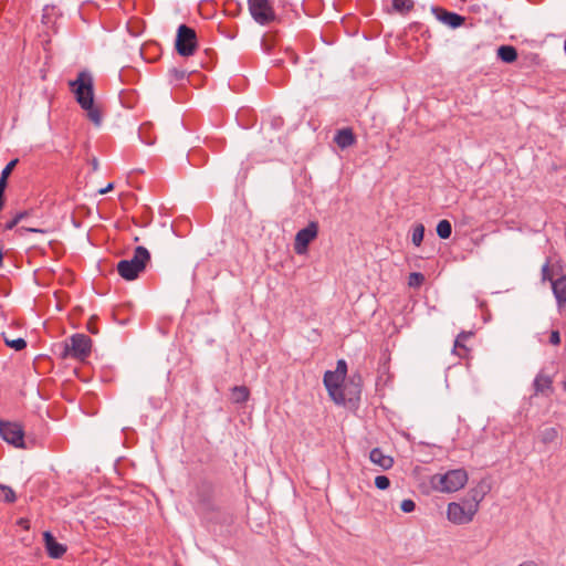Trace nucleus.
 I'll use <instances>...</instances> for the list:
<instances>
[{
  "mask_svg": "<svg viewBox=\"0 0 566 566\" xmlns=\"http://www.w3.org/2000/svg\"><path fill=\"white\" fill-rule=\"evenodd\" d=\"M71 91L76 102L86 112L88 119L95 125L102 124V114L94 103V80L88 71H81L74 81L70 82Z\"/></svg>",
  "mask_w": 566,
  "mask_h": 566,
  "instance_id": "1",
  "label": "nucleus"
},
{
  "mask_svg": "<svg viewBox=\"0 0 566 566\" xmlns=\"http://www.w3.org/2000/svg\"><path fill=\"white\" fill-rule=\"evenodd\" d=\"M347 375V364L344 359L337 361L335 370H327L324 374L323 382L331 399L337 405H345L346 398L343 384Z\"/></svg>",
  "mask_w": 566,
  "mask_h": 566,
  "instance_id": "2",
  "label": "nucleus"
},
{
  "mask_svg": "<svg viewBox=\"0 0 566 566\" xmlns=\"http://www.w3.org/2000/svg\"><path fill=\"white\" fill-rule=\"evenodd\" d=\"M468 482V473L463 469L449 470L446 473H437L430 478L433 490L442 493H452L462 489Z\"/></svg>",
  "mask_w": 566,
  "mask_h": 566,
  "instance_id": "3",
  "label": "nucleus"
},
{
  "mask_svg": "<svg viewBox=\"0 0 566 566\" xmlns=\"http://www.w3.org/2000/svg\"><path fill=\"white\" fill-rule=\"evenodd\" d=\"M480 500L476 497L451 502L447 506V518L455 525L469 524L479 511Z\"/></svg>",
  "mask_w": 566,
  "mask_h": 566,
  "instance_id": "4",
  "label": "nucleus"
},
{
  "mask_svg": "<svg viewBox=\"0 0 566 566\" xmlns=\"http://www.w3.org/2000/svg\"><path fill=\"white\" fill-rule=\"evenodd\" d=\"M150 260L148 250L144 247H137L130 259L120 260L117 264L118 274L126 281H133L146 268Z\"/></svg>",
  "mask_w": 566,
  "mask_h": 566,
  "instance_id": "5",
  "label": "nucleus"
},
{
  "mask_svg": "<svg viewBox=\"0 0 566 566\" xmlns=\"http://www.w3.org/2000/svg\"><path fill=\"white\" fill-rule=\"evenodd\" d=\"M91 338L84 334H75L70 337L64 346V357L85 359L91 353Z\"/></svg>",
  "mask_w": 566,
  "mask_h": 566,
  "instance_id": "6",
  "label": "nucleus"
},
{
  "mask_svg": "<svg viewBox=\"0 0 566 566\" xmlns=\"http://www.w3.org/2000/svg\"><path fill=\"white\" fill-rule=\"evenodd\" d=\"M176 50L181 56H191L197 50V35L193 29L181 24L177 30Z\"/></svg>",
  "mask_w": 566,
  "mask_h": 566,
  "instance_id": "7",
  "label": "nucleus"
},
{
  "mask_svg": "<svg viewBox=\"0 0 566 566\" xmlns=\"http://www.w3.org/2000/svg\"><path fill=\"white\" fill-rule=\"evenodd\" d=\"M252 18L260 24L265 25L274 21L275 12L269 0H248Z\"/></svg>",
  "mask_w": 566,
  "mask_h": 566,
  "instance_id": "8",
  "label": "nucleus"
},
{
  "mask_svg": "<svg viewBox=\"0 0 566 566\" xmlns=\"http://www.w3.org/2000/svg\"><path fill=\"white\" fill-rule=\"evenodd\" d=\"M318 234V224L315 221H311L305 228L297 231L294 239V251L298 255H303L307 252L308 244L316 239Z\"/></svg>",
  "mask_w": 566,
  "mask_h": 566,
  "instance_id": "9",
  "label": "nucleus"
},
{
  "mask_svg": "<svg viewBox=\"0 0 566 566\" xmlns=\"http://www.w3.org/2000/svg\"><path fill=\"white\" fill-rule=\"evenodd\" d=\"M0 436L17 448L24 447V431L20 423L0 420Z\"/></svg>",
  "mask_w": 566,
  "mask_h": 566,
  "instance_id": "10",
  "label": "nucleus"
},
{
  "mask_svg": "<svg viewBox=\"0 0 566 566\" xmlns=\"http://www.w3.org/2000/svg\"><path fill=\"white\" fill-rule=\"evenodd\" d=\"M369 460L381 470L387 471L394 467V458L385 454L381 449L374 448L369 453Z\"/></svg>",
  "mask_w": 566,
  "mask_h": 566,
  "instance_id": "11",
  "label": "nucleus"
},
{
  "mask_svg": "<svg viewBox=\"0 0 566 566\" xmlns=\"http://www.w3.org/2000/svg\"><path fill=\"white\" fill-rule=\"evenodd\" d=\"M45 548L50 557L60 558L66 552V547L60 543H57L54 536L50 532H44L43 534Z\"/></svg>",
  "mask_w": 566,
  "mask_h": 566,
  "instance_id": "12",
  "label": "nucleus"
},
{
  "mask_svg": "<svg viewBox=\"0 0 566 566\" xmlns=\"http://www.w3.org/2000/svg\"><path fill=\"white\" fill-rule=\"evenodd\" d=\"M553 294L559 308L566 305V275L552 281Z\"/></svg>",
  "mask_w": 566,
  "mask_h": 566,
  "instance_id": "13",
  "label": "nucleus"
},
{
  "mask_svg": "<svg viewBox=\"0 0 566 566\" xmlns=\"http://www.w3.org/2000/svg\"><path fill=\"white\" fill-rule=\"evenodd\" d=\"M334 142L340 149H346L356 143V137L352 128H342L336 132Z\"/></svg>",
  "mask_w": 566,
  "mask_h": 566,
  "instance_id": "14",
  "label": "nucleus"
},
{
  "mask_svg": "<svg viewBox=\"0 0 566 566\" xmlns=\"http://www.w3.org/2000/svg\"><path fill=\"white\" fill-rule=\"evenodd\" d=\"M439 20L453 29L459 28L464 23V18L462 15L449 11H443L442 14L439 15Z\"/></svg>",
  "mask_w": 566,
  "mask_h": 566,
  "instance_id": "15",
  "label": "nucleus"
},
{
  "mask_svg": "<svg viewBox=\"0 0 566 566\" xmlns=\"http://www.w3.org/2000/svg\"><path fill=\"white\" fill-rule=\"evenodd\" d=\"M497 56L505 63H513L517 59V51L512 45H502L497 49Z\"/></svg>",
  "mask_w": 566,
  "mask_h": 566,
  "instance_id": "16",
  "label": "nucleus"
},
{
  "mask_svg": "<svg viewBox=\"0 0 566 566\" xmlns=\"http://www.w3.org/2000/svg\"><path fill=\"white\" fill-rule=\"evenodd\" d=\"M471 335V333H460L457 336L454 340L453 353H455L459 357H464L468 354L469 349L464 343Z\"/></svg>",
  "mask_w": 566,
  "mask_h": 566,
  "instance_id": "17",
  "label": "nucleus"
},
{
  "mask_svg": "<svg viewBox=\"0 0 566 566\" xmlns=\"http://www.w3.org/2000/svg\"><path fill=\"white\" fill-rule=\"evenodd\" d=\"M250 391L245 386H235L231 390V399L235 403H243L248 401Z\"/></svg>",
  "mask_w": 566,
  "mask_h": 566,
  "instance_id": "18",
  "label": "nucleus"
},
{
  "mask_svg": "<svg viewBox=\"0 0 566 566\" xmlns=\"http://www.w3.org/2000/svg\"><path fill=\"white\" fill-rule=\"evenodd\" d=\"M533 385L536 394H543L552 387V379L549 376L538 374L535 377Z\"/></svg>",
  "mask_w": 566,
  "mask_h": 566,
  "instance_id": "19",
  "label": "nucleus"
},
{
  "mask_svg": "<svg viewBox=\"0 0 566 566\" xmlns=\"http://www.w3.org/2000/svg\"><path fill=\"white\" fill-rule=\"evenodd\" d=\"M413 7L412 0H392L394 10L402 14L410 12Z\"/></svg>",
  "mask_w": 566,
  "mask_h": 566,
  "instance_id": "20",
  "label": "nucleus"
},
{
  "mask_svg": "<svg viewBox=\"0 0 566 566\" xmlns=\"http://www.w3.org/2000/svg\"><path fill=\"white\" fill-rule=\"evenodd\" d=\"M424 237V226L422 223H417L413 226L411 231V241L416 247H420Z\"/></svg>",
  "mask_w": 566,
  "mask_h": 566,
  "instance_id": "21",
  "label": "nucleus"
},
{
  "mask_svg": "<svg viewBox=\"0 0 566 566\" xmlns=\"http://www.w3.org/2000/svg\"><path fill=\"white\" fill-rule=\"evenodd\" d=\"M452 233V226L448 220H441L437 224V234L441 239H449Z\"/></svg>",
  "mask_w": 566,
  "mask_h": 566,
  "instance_id": "22",
  "label": "nucleus"
},
{
  "mask_svg": "<svg viewBox=\"0 0 566 566\" xmlns=\"http://www.w3.org/2000/svg\"><path fill=\"white\" fill-rule=\"evenodd\" d=\"M558 438V431L556 428H546L539 433V439L543 443H552Z\"/></svg>",
  "mask_w": 566,
  "mask_h": 566,
  "instance_id": "23",
  "label": "nucleus"
},
{
  "mask_svg": "<svg viewBox=\"0 0 566 566\" xmlns=\"http://www.w3.org/2000/svg\"><path fill=\"white\" fill-rule=\"evenodd\" d=\"M28 216L27 211L17 212L11 220L4 224L6 230H12L21 220Z\"/></svg>",
  "mask_w": 566,
  "mask_h": 566,
  "instance_id": "24",
  "label": "nucleus"
},
{
  "mask_svg": "<svg viewBox=\"0 0 566 566\" xmlns=\"http://www.w3.org/2000/svg\"><path fill=\"white\" fill-rule=\"evenodd\" d=\"M423 282H424V276H423V274H421L419 272H412V273H410V275L408 277V285L410 287H419Z\"/></svg>",
  "mask_w": 566,
  "mask_h": 566,
  "instance_id": "25",
  "label": "nucleus"
},
{
  "mask_svg": "<svg viewBox=\"0 0 566 566\" xmlns=\"http://www.w3.org/2000/svg\"><path fill=\"white\" fill-rule=\"evenodd\" d=\"M375 486L378 490H387L390 486V480L386 475H377L375 478Z\"/></svg>",
  "mask_w": 566,
  "mask_h": 566,
  "instance_id": "26",
  "label": "nucleus"
},
{
  "mask_svg": "<svg viewBox=\"0 0 566 566\" xmlns=\"http://www.w3.org/2000/svg\"><path fill=\"white\" fill-rule=\"evenodd\" d=\"M6 344L15 350H21L27 346V342L23 338H17L12 340L6 338Z\"/></svg>",
  "mask_w": 566,
  "mask_h": 566,
  "instance_id": "27",
  "label": "nucleus"
},
{
  "mask_svg": "<svg viewBox=\"0 0 566 566\" xmlns=\"http://www.w3.org/2000/svg\"><path fill=\"white\" fill-rule=\"evenodd\" d=\"M17 163H18V159H13V160L9 161L7 164V166L2 169L0 179H3V181H7L9 175L11 174V171L14 168V166L17 165Z\"/></svg>",
  "mask_w": 566,
  "mask_h": 566,
  "instance_id": "28",
  "label": "nucleus"
},
{
  "mask_svg": "<svg viewBox=\"0 0 566 566\" xmlns=\"http://www.w3.org/2000/svg\"><path fill=\"white\" fill-rule=\"evenodd\" d=\"M400 509L405 513H411L416 509V503L410 499H406L401 502Z\"/></svg>",
  "mask_w": 566,
  "mask_h": 566,
  "instance_id": "29",
  "label": "nucleus"
},
{
  "mask_svg": "<svg viewBox=\"0 0 566 566\" xmlns=\"http://www.w3.org/2000/svg\"><path fill=\"white\" fill-rule=\"evenodd\" d=\"M3 491V500L8 503H12L15 501V493L14 491L9 486H2Z\"/></svg>",
  "mask_w": 566,
  "mask_h": 566,
  "instance_id": "30",
  "label": "nucleus"
},
{
  "mask_svg": "<svg viewBox=\"0 0 566 566\" xmlns=\"http://www.w3.org/2000/svg\"><path fill=\"white\" fill-rule=\"evenodd\" d=\"M542 281H554L551 276L549 261L547 260L542 266Z\"/></svg>",
  "mask_w": 566,
  "mask_h": 566,
  "instance_id": "31",
  "label": "nucleus"
},
{
  "mask_svg": "<svg viewBox=\"0 0 566 566\" xmlns=\"http://www.w3.org/2000/svg\"><path fill=\"white\" fill-rule=\"evenodd\" d=\"M549 342L553 344V345H558L560 343V336H559V333L557 331H553L551 333V336H549Z\"/></svg>",
  "mask_w": 566,
  "mask_h": 566,
  "instance_id": "32",
  "label": "nucleus"
},
{
  "mask_svg": "<svg viewBox=\"0 0 566 566\" xmlns=\"http://www.w3.org/2000/svg\"><path fill=\"white\" fill-rule=\"evenodd\" d=\"M146 128H147V126H146V125H143V126L140 127V129H139V137H140V139H142L145 144H147V145H151V144H154V140H151V139H146V138H145V136H144V134H145V132H146Z\"/></svg>",
  "mask_w": 566,
  "mask_h": 566,
  "instance_id": "33",
  "label": "nucleus"
},
{
  "mask_svg": "<svg viewBox=\"0 0 566 566\" xmlns=\"http://www.w3.org/2000/svg\"><path fill=\"white\" fill-rule=\"evenodd\" d=\"M6 187H7V181H3V179H0V208L3 207V193H4Z\"/></svg>",
  "mask_w": 566,
  "mask_h": 566,
  "instance_id": "34",
  "label": "nucleus"
},
{
  "mask_svg": "<svg viewBox=\"0 0 566 566\" xmlns=\"http://www.w3.org/2000/svg\"><path fill=\"white\" fill-rule=\"evenodd\" d=\"M517 566H539V565L534 560H525V562L518 564Z\"/></svg>",
  "mask_w": 566,
  "mask_h": 566,
  "instance_id": "35",
  "label": "nucleus"
},
{
  "mask_svg": "<svg viewBox=\"0 0 566 566\" xmlns=\"http://www.w3.org/2000/svg\"><path fill=\"white\" fill-rule=\"evenodd\" d=\"M112 189H113V184H108L105 188L99 190V193H102V195L106 193V192H108Z\"/></svg>",
  "mask_w": 566,
  "mask_h": 566,
  "instance_id": "36",
  "label": "nucleus"
},
{
  "mask_svg": "<svg viewBox=\"0 0 566 566\" xmlns=\"http://www.w3.org/2000/svg\"><path fill=\"white\" fill-rule=\"evenodd\" d=\"M25 231L28 232H40V233H43L44 230L42 229H38V228H23Z\"/></svg>",
  "mask_w": 566,
  "mask_h": 566,
  "instance_id": "37",
  "label": "nucleus"
},
{
  "mask_svg": "<svg viewBox=\"0 0 566 566\" xmlns=\"http://www.w3.org/2000/svg\"><path fill=\"white\" fill-rule=\"evenodd\" d=\"M92 166H93V170H97V168H98L97 159H95V158H94V159L92 160Z\"/></svg>",
  "mask_w": 566,
  "mask_h": 566,
  "instance_id": "38",
  "label": "nucleus"
},
{
  "mask_svg": "<svg viewBox=\"0 0 566 566\" xmlns=\"http://www.w3.org/2000/svg\"><path fill=\"white\" fill-rule=\"evenodd\" d=\"M25 523H27V521H24V520H20V521H19V524H20V525H24Z\"/></svg>",
  "mask_w": 566,
  "mask_h": 566,
  "instance_id": "39",
  "label": "nucleus"
},
{
  "mask_svg": "<svg viewBox=\"0 0 566 566\" xmlns=\"http://www.w3.org/2000/svg\"><path fill=\"white\" fill-rule=\"evenodd\" d=\"M564 50H565V53H566V39H565V42H564Z\"/></svg>",
  "mask_w": 566,
  "mask_h": 566,
  "instance_id": "40",
  "label": "nucleus"
}]
</instances>
